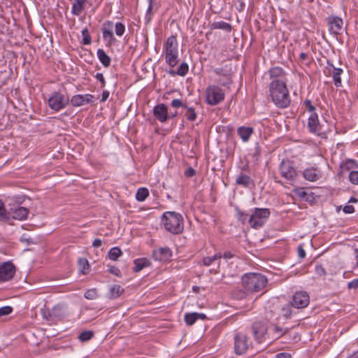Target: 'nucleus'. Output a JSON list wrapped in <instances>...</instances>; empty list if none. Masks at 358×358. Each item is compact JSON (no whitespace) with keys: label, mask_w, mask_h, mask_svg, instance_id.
<instances>
[{"label":"nucleus","mask_w":358,"mask_h":358,"mask_svg":"<svg viewBox=\"0 0 358 358\" xmlns=\"http://www.w3.org/2000/svg\"><path fill=\"white\" fill-rule=\"evenodd\" d=\"M189 71V66L186 62H182L178 68L177 71L171 70L169 74L171 76L178 75L180 76H185Z\"/></svg>","instance_id":"32"},{"label":"nucleus","mask_w":358,"mask_h":358,"mask_svg":"<svg viewBox=\"0 0 358 358\" xmlns=\"http://www.w3.org/2000/svg\"><path fill=\"white\" fill-rule=\"evenodd\" d=\"M149 196V191L146 187L138 189L136 194V199L138 201H143Z\"/></svg>","instance_id":"35"},{"label":"nucleus","mask_w":358,"mask_h":358,"mask_svg":"<svg viewBox=\"0 0 358 358\" xmlns=\"http://www.w3.org/2000/svg\"><path fill=\"white\" fill-rule=\"evenodd\" d=\"M171 106L176 108H182L185 111L182 113L187 118V120L190 122H194L196 120L197 114L194 108L188 106L187 103L184 102L182 100L178 99H173L171 103Z\"/></svg>","instance_id":"10"},{"label":"nucleus","mask_w":358,"mask_h":358,"mask_svg":"<svg viewBox=\"0 0 358 358\" xmlns=\"http://www.w3.org/2000/svg\"><path fill=\"white\" fill-rule=\"evenodd\" d=\"M302 174L303 178L310 182H315L320 180L322 177L320 170L313 166L305 169Z\"/></svg>","instance_id":"21"},{"label":"nucleus","mask_w":358,"mask_h":358,"mask_svg":"<svg viewBox=\"0 0 358 358\" xmlns=\"http://www.w3.org/2000/svg\"><path fill=\"white\" fill-rule=\"evenodd\" d=\"M349 289H357L358 287V279L350 281L348 285Z\"/></svg>","instance_id":"59"},{"label":"nucleus","mask_w":358,"mask_h":358,"mask_svg":"<svg viewBox=\"0 0 358 358\" xmlns=\"http://www.w3.org/2000/svg\"><path fill=\"white\" fill-rule=\"evenodd\" d=\"M94 336L92 331H84L79 334L78 338L83 342L90 341Z\"/></svg>","instance_id":"45"},{"label":"nucleus","mask_w":358,"mask_h":358,"mask_svg":"<svg viewBox=\"0 0 358 358\" xmlns=\"http://www.w3.org/2000/svg\"><path fill=\"white\" fill-rule=\"evenodd\" d=\"M269 96L274 104L280 108H287L291 102L287 82H271L268 85Z\"/></svg>","instance_id":"1"},{"label":"nucleus","mask_w":358,"mask_h":358,"mask_svg":"<svg viewBox=\"0 0 358 358\" xmlns=\"http://www.w3.org/2000/svg\"><path fill=\"white\" fill-rule=\"evenodd\" d=\"M315 272L320 276L326 275L325 269L322 267L321 264L315 266Z\"/></svg>","instance_id":"54"},{"label":"nucleus","mask_w":358,"mask_h":358,"mask_svg":"<svg viewBox=\"0 0 358 358\" xmlns=\"http://www.w3.org/2000/svg\"><path fill=\"white\" fill-rule=\"evenodd\" d=\"M52 315L55 322L62 320L66 316V312L63 306L57 304L51 309Z\"/></svg>","instance_id":"27"},{"label":"nucleus","mask_w":358,"mask_h":358,"mask_svg":"<svg viewBox=\"0 0 358 358\" xmlns=\"http://www.w3.org/2000/svg\"><path fill=\"white\" fill-rule=\"evenodd\" d=\"M87 0H73L71 13L79 16L85 8Z\"/></svg>","instance_id":"25"},{"label":"nucleus","mask_w":358,"mask_h":358,"mask_svg":"<svg viewBox=\"0 0 358 358\" xmlns=\"http://www.w3.org/2000/svg\"><path fill=\"white\" fill-rule=\"evenodd\" d=\"M113 27L115 28V34L117 36L121 37L123 36V34L125 32V26L122 22H116L115 24V25L113 24Z\"/></svg>","instance_id":"41"},{"label":"nucleus","mask_w":358,"mask_h":358,"mask_svg":"<svg viewBox=\"0 0 358 358\" xmlns=\"http://www.w3.org/2000/svg\"><path fill=\"white\" fill-rule=\"evenodd\" d=\"M108 271L111 273L115 275V276L120 277L121 276V272L120 270L115 266H110L108 268Z\"/></svg>","instance_id":"52"},{"label":"nucleus","mask_w":358,"mask_h":358,"mask_svg":"<svg viewBox=\"0 0 358 358\" xmlns=\"http://www.w3.org/2000/svg\"><path fill=\"white\" fill-rule=\"evenodd\" d=\"M84 296L85 299L89 300H93L98 297V293L96 288H92L87 290Z\"/></svg>","instance_id":"46"},{"label":"nucleus","mask_w":358,"mask_h":358,"mask_svg":"<svg viewBox=\"0 0 358 358\" xmlns=\"http://www.w3.org/2000/svg\"><path fill=\"white\" fill-rule=\"evenodd\" d=\"M275 358H291V355L286 352H280L275 355Z\"/></svg>","instance_id":"63"},{"label":"nucleus","mask_w":358,"mask_h":358,"mask_svg":"<svg viewBox=\"0 0 358 358\" xmlns=\"http://www.w3.org/2000/svg\"><path fill=\"white\" fill-rule=\"evenodd\" d=\"M236 184L245 188L254 185V181L250 176L241 173L236 178Z\"/></svg>","instance_id":"24"},{"label":"nucleus","mask_w":358,"mask_h":358,"mask_svg":"<svg viewBox=\"0 0 358 358\" xmlns=\"http://www.w3.org/2000/svg\"><path fill=\"white\" fill-rule=\"evenodd\" d=\"M153 114L157 120L164 122L169 118L168 108L164 103H159L154 107Z\"/></svg>","instance_id":"22"},{"label":"nucleus","mask_w":358,"mask_h":358,"mask_svg":"<svg viewBox=\"0 0 358 358\" xmlns=\"http://www.w3.org/2000/svg\"><path fill=\"white\" fill-rule=\"evenodd\" d=\"M328 66L329 68L328 69L329 73L332 76L334 83L336 87H339L342 85L341 75L343 73V71L341 68L335 67L332 64H330L329 62Z\"/></svg>","instance_id":"23"},{"label":"nucleus","mask_w":358,"mask_h":358,"mask_svg":"<svg viewBox=\"0 0 358 358\" xmlns=\"http://www.w3.org/2000/svg\"><path fill=\"white\" fill-rule=\"evenodd\" d=\"M113 22L110 20L106 21L101 28L103 38L107 43L108 46H111L116 42L113 33Z\"/></svg>","instance_id":"14"},{"label":"nucleus","mask_w":358,"mask_h":358,"mask_svg":"<svg viewBox=\"0 0 358 358\" xmlns=\"http://www.w3.org/2000/svg\"><path fill=\"white\" fill-rule=\"evenodd\" d=\"M153 258L159 262H166L171 259L172 251L168 247H162L153 251Z\"/></svg>","instance_id":"20"},{"label":"nucleus","mask_w":358,"mask_h":358,"mask_svg":"<svg viewBox=\"0 0 358 358\" xmlns=\"http://www.w3.org/2000/svg\"><path fill=\"white\" fill-rule=\"evenodd\" d=\"M81 33L83 36L82 43L83 45H90L92 43V38L88 29L87 27L84 28Z\"/></svg>","instance_id":"39"},{"label":"nucleus","mask_w":358,"mask_h":358,"mask_svg":"<svg viewBox=\"0 0 358 358\" xmlns=\"http://www.w3.org/2000/svg\"><path fill=\"white\" fill-rule=\"evenodd\" d=\"M234 350L237 355H243L252 347L250 337L243 332H236L234 337Z\"/></svg>","instance_id":"5"},{"label":"nucleus","mask_w":358,"mask_h":358,"mask_svg":"<svg viewBox=\"0 0 358 358\" xmlns=\"http://www.w3.org/2000/svg\"><path fill=\"white\" fill-rule=\"evenodd\" d=\"M96 55L99 60L104 67L107 68L110 65L111 59L103 49H98L96 52Z\"/></svg>","instance_id":"29"},{"label":"nucleus","mask_w":358,"mask_h":358,"mask_svg":"<svg viewBox=\"0 0 358 358\" xmlns=\"http://www.w3.org/2000/svg\"><path fill=\"white\" fill-rule=\"evenodd\" d=\"M294 327L292 326L291 327H281L278 325L274 326V334L277 336V338H280L283 336H286L287 334L291 335V330Z\"/></svg>","instance_id":"31"},{"label":"nucleus","mask_w":358,"mask_h":358,"mask_svg":"<svg viewBox=\"0 0 358 358\" xmlns=\"http://www.w3.org/2000/svg\"><path fill=\"white\" fill-rule=\"evenodd\" d=\"M15 273V266L10 262L0 264V282L12 279Z\"/></svg>","instance_id":"13"},{"label":"nucleus","mask_w":358,"mask_h":358,"mask_svg":"<svg viewBox=\"0 0 358 358\" xmlns=\"http://www.w3.org/2000/svg\"><path fill=\"white\" fill-rule=\"evenodd\" d=\"M101 245H102V241L99 238L94 239L92 243V245L94 248H99L100 246H101Z\"/></svg>","instance_id":"64"},{"label":"nucleus","mask_w":358,"mask_h":358,"mask_svg":"<svg viewBox=\"0 0 358 358\" xmlns=\"http://www.w3.org/2000/svg\"><path fill=\"white\" fill-rule=\"evenodd\" d=\"M162 224L166 231L173 234H180L184 229L182 216L176 212L166 211L164 213Z\"/></svg>","instance_id":"2"},{"label":"nucleus","mask_w":358,"mask_h":358,"mask_svg":"<svg viewBox=\"0 0 358 358\" xmlns=\"http://www.w3.org/2000/svg\"><path fill=\"white\" fill-rule=\"evenodd\" d=\"M213 72L215 75L219 76V78L227 77L228 76L231 75V69L228 68L227 65L223 67L215 68L213 70Z\"/></svg>","instance_id":"34"},{"label":"nucleus","mask_w":358,"mask_h":358,"mask_svg":"<svg viewBox=\"0 0 358 358\" xmlns=\"http://www.w3.org/2000/svg\"><path fill=\"white\" fill-rule=\"evenodd\" d=\"M124 292V289L122 287L119 285H113L109 292V295L110 299H117L119 297L123 292Z\"/></svg>","instance_id":"33"},{"label":"nucleus","mask_w":358,"mask_h":358,"mask_svg":"<svg viewBox=\"0 0 358 358\" xmlns=\"http://www.w3.org/2000/svg\"><path fill=\"white\" fill-rule=\"evenodd\" d=\"M196 174V171L192 167H189L186 171H185V176L186 177H193Z\"/></svg>","instance_id":"56"},{"label":"nucleus","mask_w":358,"mask_h":358,"mask_svg":"<svg viewBox=\"0 0 358 358\" xmlns=\"http://www.w3.org/2000/svg\"><path fill=\"white\" fill-rule=\"evenodd\" d=\"M267 325L263 322H255L252 326V332L253 336L258 343L264 342V337L267 333Z\"/></svg>","instance_id":"12"},{"label":"nucleus","mask_w":358,"mask_h":358,"mask_svg":"<svg viewBox=\"0 0 358 358\" xmlns=\"http://www.w3.org/2000/svg\"><path fill=\"white\" fill-rule=\"evenodd\" d=\"M69 104V97L58 92H53L48 99L49 107L55 111H59L61 109L64 108Z\"/></svg>","instance_id":"9"},{"label":"nucleus","mask_w":358,"mask_h":358,"mask_svg":"<svg viewBox=\"0 0 358 358\" xmlns=\"http://www.w3.org/2000/svg\"><path fill=\"white\" fill-rule=\"evenodd\" d=\"M268 75L271 79V82L282 81L287 82V73L280 66H274L271 68L268 71Z\"/></svg>","instance_id":"19"},{"label":"nucleus","mask_w":358,"mask_h":358,"mask_svg":"<svg viewBox=\"0 0 358 358\" xmlns=\"http://www.w3.org/2000/svg\"><path fill=\"white\" fill-rule=\"evenodd\" d=\"M217 83L223 87H229L232 83V76L231 75L228 76L227 77H222L219 78L217 80Z\"/></svg>","instance_id":"43"},{"label":"nucleus","mask_w":358,"mask_h":358,"mask_svg":"<svg viewBox=\"0 0 358 358\" xmlns=\"http://www.w3.org/2000/svg\"><path fill=\"white\" fill-rule=\"evenodd\" d=\"M225 94L217 85H209L206 90V101L210 106H215L224 101Z\"/></svg>","instance_id":"7"},{"label":"nucleus","mask_w":358,"mask_h":358,"mask_svg":"<svg viewBox=\"0 0 358 358\" xmlns=\"http://www.w3.org/2000/svg\"><path fill=\"white\" fill-rule=\"evenodd\" d=\"M279 171L281 176L289 182L295 181L299 176L294 162L290 160L282 159L279 165Z\"/></svg>","instance_id":"8"},{"label":"nucleus","mask_w":358,"mask_h":358,"mask_svg":"<svg viewBox=\"0 0 358 358\" xmlns=\"http://www.w3.org/2000/svg\"><path fill=\"white\" fill-rule=\"evenodd\" d=\"M43 317L48 322H55L54 317L52 315V310L50 309H47L43 311Z\"/></svg>","instance_id":"49"},{"label":"nucleus","mask_w":358,"mask_h":358,"mask_svg":"<svg viewBox=\"0 0 358 358\" xmlns=\"http://www.w3.org/2000/svg\"><path fill=\"white\" fill-rule=\"evenodd\" d=\"M260 155H261L260 146L257 143L255 146V151L254 154L252 155V157L255 159V160H258L259 157H260Z\"/></svg>","instance_id":"57"},{"label":"nucleus","mask_w":358,"mask_h":358,"mask_svg":"<svg viewBox=\"0 0 358 358\" xmlns=\"http://www.w3.org/2000/svg\"><path fill=\"white\" fill-rule=\"evenodd\" d=\"M29 210L19 205L14 206L8 210L9 220L13 218L17 220H24L27 218Z\"/></svg>","instance_id":"16"},{"label":"nucleus","mask_w":358,"mask_h":358,"mask_svg":"<svg viewBox=\"0 0 358 358\" xmlns=\"http://www.w3.org/2000/svg\"><path fill=\"white\" fill-rule=\"evenodd\" d=\"M184 320L187 325L191 326L197 321L196 313H186L184 316Z\"/></svg>","instance_id":"38"},{"label":"nucleus","mask_w":358,"mask_h":358,"mask_svg":"<svg viewBox=\"0 0 358 358\" xmlns=\"http://www.w3.org/2000/svg\"><path fill=\"white\" fill-rule=\"evenodd\" d=\"M304 105L306 106V109L310 113V114L316 113H315V107L312 104V102L309 99H306L304 101Z\"/></svg>","instance_id":"50"},{"label":"nucleus","mask_w":358,"mask_h":358,"mask_svg":"<svg viewBox=\"0 0 358 358\" xmlns=\"http://www.w3.org/2000/svg\"><path fill=\"white\" fill-rule=\"evenodd\" d=\"M109 94H110V93L108 90H104L101 94V102L106 101L108 99Z\"/></svg>","instance_id":"62"},{"label":"nucleus","mask_w":358,"mask_h":358,"mask_svg":"<svg viewBox=\"0 0 358 358\" xmlns=\"http://www.w3.org/2000/svg\"><path fill=\"white\" fill-rule=\"evenodd\" d=\"M254 129L251 127H239L237 133L243 142H247L252 134Z\"/></svg>","instance_id":"26"},{"label":"nucleus","mask_w":358,"mask_h":358,"mask_svg":"<svg viewBox=\"0 0 358 358\" xmlns=\"http://www.w3.org/2000/svg\"><path fill=\"white\" fill-rule=\"evenodd\" d=\"M134 266L133 270L134 272H139L143 268L148 267L150 266V263L148 259L146 258H138L134 260Z\"/></svg>","instance_id":"30"},{"label":"nucleus","mask_w":358,"mask_h":358,"mask_svg":"<svg viewBox=\"0 0 358 358\" xmlns=\"http://www.w3.org/2000/svg\"><path fill=\"white\" fill-rule=\"evenodd\" d=\"M78 264L81 272L83 274H86L90 269V264L87 259L85 258H80L78 260Z\"/></svg>","instance_id":"40"},{"label":"nucleus","mask_w":358,"mask_h":358,"mask_svg":"<svg viewBox=\"0 0 358 358\" xmlns=\"http://www.w3.org/2000/svg\"><path fill=\"white\" fill-rule=\"evenodd\" d=\"M298 256L300 258H304L306 257V252L302 245H299L297 248Z\"/></svg>","instance_id":"58"},{"label":"nucleus","mask_w":358,"mask_h":358,"mask_svg":"<svg viewBox=\"0 0 358 358\" xmlns=\"http://www.w3.org/2000/svg\"><path fill=\"white\" fill-rule=\"evenodd\" d=\"M343 211L346 214H351L355 212V208L352 205H346L343 207Z\"/></svg>","instance_id":"55"},{"label":"nucleus","mask_w":358,"mask_h":358,"mask_svg":"<svg viewBox=\"0 0 358 358\" xmlns=\"http://www.w3.org/2000/svg\"><path fill=\"white\" fill-rule=\"evenodd\" d=\"M122 254V250L118 247L112 248L108 253V256L110 260L116 261Z\"/></svg>","instance_id":"36"},{"label":"nucleus","mask_w":358,"mask_h":358,"mask_svg":"<svg viewBox=\"0 0 358 358\" xmlns=\"http://www.w3.org/2000/svg\"><path fill=\"white\" fill-rule=\"evenodd\" d=\"M327 21L329 25V31L331 34L336 36L341 33L343 25L342 18L331 15L327 18Z\"/></svg>","instance_id":"17"},{"label":"nucleus","mask_w":358,"mask_h":358,"mask_svg":"<svg viewBox=\"0 0 358 358\" xmlns=\"http://www.w3.org/2000/svg\"><path fill=\"white\" fill-rule=\"evenodd\" d=\"M292 303L287 304L285 306H284L282 309V315L285 318H289L291 315H292Z\"/></svg>","instance_id":"47"},{"label":"nucleus","mask_w":358,"mask_h":358,"mask_svg":"<svg viewBox=\"0 0 358 358\" xmlns=\"http://www.w3.org/2000/svg\"><path fill=\"white\" fill-rule=\"evenodd\" d=\"M93 99L94 96L90 94H76L69 99V103L73 107H80L86 104L92 103L94 102Z\"/></svg>","instance_id":"18"},{"label":"nucleus","mask_w":358,"mask_h":358,"mask_svg":"<svg viewBox=\"0 0 358 358\" xmlns=\"http://www.w3.org/2000/svg\"><path fill=\"white\" fill-rule=\"evenodd\" d=\"M271 215L269 208H255L248 219L252 228L259 229L263 227Z\"/></svg>","instance_id":"6"},{"label":"nucleus","mask_w":358,"mask_h":358,"mask_svg":"<svg viewBox=\"0 0 358 358\" xmlns=\"http://www.w3.org/2000/svg\"><path fill=\"white\" fill-rule=\"evenodd\" d=\"M13 311V308L10 306H6L0 308V317L4 315H9Z\"/></svg>","instance_id":"51"},{"label":"nucleus","mask_w":358,"mask_h":358,"mask_svg":"<svg viewBox=\"0 0 358 358\" xmlns=\"http://www.w3.org/2000/svg\"><path fill=\"white\" fill-rule=\"evenodd\" d=\"M234 256V255L229 251H226L223 254H222V258L226 259H231Z\"/></svg>","instance_id":"61"},{"label":"nucleus","mask_w":358,"mask_h":358,"mask_svg":"<svg viewBox=\"0 0 358 358\" xmlns=\"http://www.w3.org/2000/svg\"><path fill=\"white\" fill-rule=\"evenodd\" d=\"M8 220H9L8 211L6 212L3 202L1 200H0V221H8Z\"/></svg>","instance_id":"44"},{"label":"nucleus","mask_w":358,"mask_h":358,"mask_svg":"<svg viewBox=\"0 0 358 358\" xmlns=\"http://www.w3.org/2000/svg\"><path fill=\"white\" fill-rule=\"evenodd\" d=\"M178 42L176 36H169L165 43L166 62L171 67L177 65L178 60Z\"/></svg>","instance_id":"4"},{"label":"nucleus","mask_w":358,"mask_h":358,"mask_svg":"<svg viewBox=\"0 0 358 358\" xmlns=\"http://www.w3.org/2000/svg\"><path fill=\"white\" fill-rule=\"evenodd\" d=\"M310 302L309 294L304 291H299L294 293L292 296V306L296 308H304L308 306Z\"/></svg>","instance_id":"11"},{"label":"nucleus","mask_w":358,"mask_h":358,"mask_svg":"<svg viewBox=\"0 0 358 358\" xmlns=\"http://www.w3.org/2000/svg\"><path fill=\"white\" fill-rule=\"evenodd\" d=\"M349 180L354 185H358V171H352L349 174Z\"/></svg>","instance_id":"48"},{"label":"nucleus","mask_w":358,"mask_h":358,"mask_svg":"<svg viewBox=\"0 0 358 358\" xmlns=\"http://www.w3.org/2000/svg\"><path fill=\"white\" fill-rule=\"evenodd\" d=\"M209 27L210 29H222L227 32H230L232 29L231 25L224 21L214 22L209 24Z\"/></svg>","instance_id":"28"},{"label":"nucleus","mask_w":358,"mask_h":358,"mask_svg":"<svg viewBox=\"0 0 358 358\" xmlns=\"http://www.w3.org/2000/svg\"><path fill=\"white\" fill-rule=\"evenodd\" d=\"M222 258V254L220 252L215 254L211 257H206L203 259V264L205 266H210L214 261L220 259Z\"/></svg>","instance_id":"37"},{"label":"nucleus","mask_w":358,"mask_h":358,"mask_svg":"<svg viewBox=\"0 0 358 358\" xmlns=\"http://www.w3.org/2000/svg\"><path fill=\"white\" fill-rule=\"evenodd\" d=\"M148 3L149 5L146 11L145 18L148 20V21H150L151 19V11L152 10L153 4H150V3Z\"/></svg>","instance_id":"60"},{"label":"nucleus","mask_w":358,"mask_h":358,"mask_svg":"<svg viewBox=\"0 0 358 358\" xmlns=\"http://www.w3.org/2000/svg\"><path fill=\"white\" fill-rule=\"evenodd\" d=\"M236 216L237 219L241 222H245L248 219V214L241 210L239 208L236 207L235 208Z\"/></svg>","instance_id":"42"},{"label":"nucleus","mask_w":358,"mask_h":358,"mask_svg":"<svg viewBox=\"0 0 358 358\" xmlns=\"http://www.w3.org/2000/svg\"><path fill=\"white\" fill-rule=\"evenodd\" d=\"M267 282L266 277L258 273H246L242 277L243 286L247 291L251 292L262 291Z\"/></svg>","instance_id":"3"},{"label":"nucleus","mask_w":358,"mask_h":358,"mask_svg":"<svg viewBox=\"0 0 358 358\" xmlns=\"http://www.w3.org/2000/svg\"><path fill=\"white\" fill-rule=\"evenodd\" d=\"M95 78L100 81L101 83V88H103L106 85V80L104 79V77H103V73H97L96 75H95Z\"/></svg>","instance_id":"53"},{"label":"nucleus","mask_w":358,"mask_h":358,"mask_svg":"<svg viewBox=\"0 0 358 358\" xmlns=\"http://www.w3.org/2000/svg\"><path fill=\"white\" fill-rule=\"evenodd\" d=\"M308 128L310 133L321 136L324 131L322 125L320 123L317 113L310 114L308 120Z\"/></svg>","instance_id":"15"}]
</instances>
